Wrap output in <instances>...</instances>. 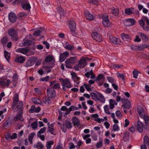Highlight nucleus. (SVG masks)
Wrapping results in <instances>:
<instances>
[{
  "instance_id": "nucleus-1",
  "label": "nucleus",
  "mask_w": 149,
  "mask_h": 149,
  "mask_svg": "<svg viewBox=\"0 0 149 149\" xmlns=\"http://www.w3.org/2000/svg\"><path fill=\"white\" fill-rule=\"evenodd\" d=\"M90 95L95 101H99L102 103L105 102V99L104 96L99 92H97L96 93L92 92L90 93Z\"/></svg>"
},
{
  "instance_id": "nucleus-2",
  "label": "nucleus",
  "mask_w": 149,
  "mask_h": 149,
  "mask_svg": "<svg viewBox=\"0 0 149 149\" xmlns=\"http://www.w3.org/2000/svg\"><path fill=\"white\" fill-rule=\"evenodd\" d=\"M59 80L61 82V84L63 91H65L67 88H70L72 86L68 79L60 78L59 79Z\"/></svg>"
},
{
  "instance_id": "nucleus-3",
  "label": "nucleus",
  "mask_w": 149,
  "mask_h": 149,
  "mask_svg": "<svg viewBox=\"0 0 149 149\" xmlns=\"http://www.w3.org/2000/svg\"><path fill=\"white\" fill-rule=\"evenodd\" d=\"M8 34L11 37V39L13 41L18 40V36L17 32L13 29L11 28L8 32Z\"/></svg>"
},
{
  "instance_id": "nucleus-4",
  "label": "nucleus",
  "mask_w": 149,
  "mask_h": 149,
  "mask_svg": "<svg viewBox=\"0 0 149 149\" xmlns=\"http://www.w3.org/2000/svg\"><path fill=\"white\" fill-rule=\"evenodd\" d=\"M108 15L107 14H104L102 16V24L106 27L109 26L111 24L110 21L108 19Z\"/></svg>"
},
{
  "instance_id": "nucleus-5",
  "label": "nucleus",
  "mask_w": 149,
  "mask_h": 149,
  "mask_svg": "<svg viewBox=\"0 0 149 149\" xmlns=\"http://www.w3.org/2000/svg\"><path fill=\"white\" fill-rule=\"evenodd\" d=\"M37 59V58L35 57H32L30 58L26 62L24 66L27 68L32 66L36 62Z\"/></svg>"
},
{
  "instance_id": "nucleus-6",
  "label": "nucleus",
  "mask_w": 149,
  "mask_h": 149,
  "mask_svg": "<svg viewBox=\"0 0 149 149\" xmlns=\"http://www.w3.org/2000/svg\"><path fill=\"white\" fill-rule=\"evenodd\" d=\"M91 36L92 38L96 41L100 42L102 41V36L97 32H94L91 33Z\"/></svg>"
},
{
  "instance_id": "nucleus-7",
  "label": "nucleus",
  "mask_w": 149,
  "mask_h": 149,
  "mask_svg": "<svg viewBox=\"0 0 149 149\" xmlns=\"http://www.w3.org/2000/svg\"><path fill=\"white\" fill-rule=\"evenodd\" d=\"M110 41L115 45H120L121 42L120 39L116 37L113 36H109Z\"/></svg>"
},
{
  "instance_id": "nucleus-8",
  "label": "nucleus",
  "mask_w": 149,
  "mask_h": 149,
  "mask_svg": "<svg viewBox=\"0 0 149 149\" xmlns=\"http://www.w3.org/2000/svg\"><path fill=\"white\" fill-rule=\"evenodd\" d=\"M70 29L71 32V34L73 36H74V31L76 27V23L73 21H71L69 22Z\"/></svg>"
},
{
  "instance_id": "nucleus-9",
  "label": "nucleus",
  "mask_w": 149,
  "mask_h": 149,
  "mask_svg": "<svg viewBox=\"0 0 149 149\" xmlns=\"http://www.w3.org/2000/svg\"><path fill=\"white\" fill-rule=\"evenodd\" d=\"M69 55V53L67 51L60 54L59 57V61L60 62H63L68 56Z\"/></svg>"
},
{
  "instance_id": "nucleus-10",
  "label": "nucleus",
  "mask_w": 149,
  "mask_h": 149,
  "mask_svg": "<svg viewBox=\"0 0 149 149\" xmlns=\"http://www.w3.org/2000/svg\"><path fill=\"white\" fill-rule=\"evenodd\" d=\"M8 18L10 21L13 23L15 22L17 19L16 15L13 12H10L9 13Z\"/></svg>"
},
{
  "instance_id": "nucleus-11",
  "label": "nucleus",
  "mask_w": 149,
  "mask_h": 149,
  "mask_svg": "<svg viewBox=\"0 0 149 149\" xmlns=\"http://www.w3.org/2000/svg\"><path fill=\"white\" fill-rule=\"evenodd\" d=\"M47 93L48 97L51 98H53L55 96V91L53 89L48 88L47 90Z\"/></svg>"
},
{
  "instance_id": "nucleus-12",
  "label": "nucleus",
  "mask_w": 149,
  "mask_h": 149,
  "mask_svg": "<svg viewBox=\"0 0 149 149\" xmlns=\"http://www.w3.org/2000/svg\"><path fill=\"white\" fill-rule=\"evenodd\" d=\"M123 104L122 106L123 108L129 109L131 107V103L130 101L127 99H124L122 101Z\"/></svg>"
},
{
  "instance_id": "nucleus-13",
  "label": "nucleus",
  "mask_w": 149,
  "mask_h": 149,
  "mask_svg": "<svg viewBox=\"0 0 149 149\" xmlns=\"http://www.w3.org/2000/svg\"><path fill=\"white\" fill-rule=\"evenodd\" d=\"M110 13L113 15L115 16L118 17L119 16V8L113 7L110 9Z\"/></svg>"
},
{
  "instance_id": "nucleus-14",
  "label": "nucleus",
  "mask_w": 149,
  "mask_h": 149,
  "mask_svg": "<svg viewBox=\"0 0 149 149\" xmlns=\"http://www.w3.org/2000/svg\"><path fill=\"white\" fill-rule=\"evenodd\" d=\"M40 110L41 108L40 107H38L36 108L35 105H33L31 106L30 109L29 110V112L30 113H38L40 111Z\"/></svg>"
},
{
  "instance_id": "nucleus-15",
  "label": "nucleus",
  "mask_w": 149,
  "mask_h": 149,
  "mask_svg": "<svg viewBox=\"0 0 149 149\" xmlns=\"http://www.w3.org/2000/svg\"><path fill=\"white\" fill-rule=\"evenodd\" d=\"M136 10L134 8H126L125 9V14L128 15L132 14H134L136 12Z\"/></svg>"
},
{
  "instance_id": "nucleus-16",
  "label": "nucleus",
  "mask_w": 149,
  "mask_h": 149,
  "mask_svg": "<svg viewBox=\"0 0 149 149\" xmlns=\"http://www.w3.org/2000/svg\"><path fill=\"white\" fill-rule=\"evenodd\" d=\"M84 15L86 19L90 21H92L94 19V17L93 15L91 14L88 10L85 11Z\"/></svg>"
},
{
  "instance_id": "nucleus-17",
  "label": "nucleus",
  "mask_w": 149,
  "mask_h": 149,
  "mask_svg": "<svg viewBox=\"0 0 149 149\" xmlns=\"http://www.w3.org/2000/svg\"><path fill=\"white\" fill-rule=\"evenodd\" d=\"M135 24V20L133 18L127 19L126 20L125 24L126 26H128L130 25H133Z\"/></svg>"
},
{
  "instance_id": "nucleus-18",
  "label": "nucleus",
  "mask_w": 149,
  "mask_h": 149,
  "mask_svg": "<svg viewBox=\"0 0 149 149\" xmlns=\"http://www.w3.org/2000/svg\"><path fill=\"white\" fill-rule=\"evenodd\" d=\"M72 76V78L74 82H76V84H78L80 82L79 80L80 79V78L78 77L76 73L74 72H72L71 73Z\"/></svg>"
},
{
  "instance_id": "nucleus-19",
  "label": "nucleus",
  "mask_w": 149,
  "mask_h": 149,
  "mask_svg": "<svg viewBox=\"0 0 149 149\" xmlns=\"http://www.w3.org/2000/svg\"><path fill=\"white\" fill-rule=\"evenodd\" d=\"M121 36L123 39L124 41H126L128 42H130L131 41L130 36L129 34L122 33L121 34Z\"/></svg>"
},
{
  "instance_id": "nucleus-20",
  "label": "nucleus",
  "mask_w": 149,
  "mask_h": 149,
  "mask_svg": "<svg viewBox=\"0 0 149 149\" xmlns=\"http://www.w3.org/2000/svg\"><path fill=\"white\" fill-rule=\"evenodd\" d=\"M136 127L138 131L140 133H141L143 130V125L140 121H138L136 123Z\"/></svg>"
},
{
  "instance_id": "nucleus-21",
  "label": "nucleus",
  "mask_w": 149,
  "mask_h": 149,
  "mask_svg": "<svg viewBox=\"0 0 149 149\" xmlns=\"http://www.w3.org/2000/svg\"><path fill=\"white\" fill-rule=\"evenodd\" d=\"M10 83L11 81L9 79L0 80V85L4 86H8Z\"/></svg>"
},
{
  "instance_id": "nucleus-22",
  "label": "nucleus",
  "mask_w": 149,
  "mask_h": 149,
  "mask_svg": "<svg viewBox=\"0 0 149 149\" xmlns=\"http://www.w3.org/2000/svg\"><path fill=\"white\" fill-rule=\"evenodd\" d=\"M72 120L74 126H79L80 125V120L77 117H74L72 118Z\"/></svg>"
},
{
  "instance_id": "nucleus-23",
  "label": "nucleus",
  "mask_w": 149,
  "mask_h": 149,
  "mask_svg": "<svg viewBox=\"0 0 149 149\" xmlns=\"http://www.w3.org/2000/svg\"><path fill=\"white\" fill-rule=\"evenodd\" d=\"M64 46L66 49L68 50L73 51L74 49V46L69 44V42H66Z\"/></svg>"
},
{
  "instance_id": "nucleus-24",
  "label": "nucleus",
  "mask_w": 149,
  "mask_h": 149,
  "mask_svg": "<svg viewBox=\"0 0 149 149\" xmlns=\"http://www.w3.org/2000/svg\"><path fill=\"white\" fill-rule=\"evenodd\" d=\"M25 59L24 56H16L15 57V61L20 63H23L25 61Z\"/></svg>"
},
{
  "instance_id": "nucleus-25",
  "label": "nucleus",
  "mask_w": 149,
  "mask_h": 149,
  "mask_svg": "<svg viewBox=\"0 0 149 149\" xmlns=\"http://www.w3.org/2000/svg\"><path fill=\"white\" fill-rule=\"evenodd\" d=\"M56 9L57 12L59 13L60 17L65 15V12L61 7L58 6L57 8Z\"/></svg>"
},
{
  "instance_id": "nucleus-26",
  "label": "nucleus",
  "mask_w": 149,
  "mask_h": 149,
  "mask_svg": "<svg viewBox=\"0 0 149 149\" xmlns=\"http://www.w3.org/2000/svg\"><path fill=\"white\" fill-rule=\"evenodd\" d=\"M48 96H44L43 98L42 101L45 104H49L51 103V100Z\"/></svg>"
},
{
  "instance_id": "nucleus-27",
  "label": "nucleus",
  "mask_w": 149,
  "mask_h": 149,
  "mask_svg": "<svg viewBox=\"0 0 149 149\" xmlns=\"http://www.w3.org/2000/svg\"><path fill=\"white\" fill-rule=\"evenodd\" d=\"M137 111L140 117L142 118L145 115H144V113L142 108L140 107L137 108Z\"/></svg>"
},
{
  "instance_id": "nucleus-28",
  "label": "nucleus",
  "mask_w": 149,
  "mask_h": 149,
  "mask_svg": "<svg viewBox=\"0 0 149 149\" xmlns=\"http://www.w3.org/2000/svg\"><path fill=\"white\" fill-rule=\"evenodd\" d=\"M78 58V57L77 56H72L68 59L70 61V63L71 62L74 64L77 63Z\"/></svg>"
},
{
  "instance_id": "nucleus-29",
  "label": "nucleus",
  "mask_w": 149,
  "mask_h": 149,
  "mask_svg": "<svg viewBox=\"0 0 149 149\" xmlns=\"http://www.w3.org/2000/svg\"><path fill=\"white\" fill-rule=\"evenodd\" d=\"M65 66L68 68L72 69V65L73 64L70 63V61L67 59L65 62Z\"/></svg>"
},
{
  "instance_id": "nucleus-30",
  "label": "nucleus",
  "mask_w": 149,
  "mask_h": 149,
  "mask_svg": "<svg viewBox=\"0 0 149 149\" xmlns=\"http://www.w3.org/2000/svg\"><path fill=\"white\" fill-rule=\"evenodd\" d=\"M44 147V146L40 142H38L36 144H35L33 145L34 148H37L38 149H43Z\"/></svg>"
},
{
  "instance_id": "nucleus-31",
  "label": "nucleus",
  "mask_w": 149,
  "mask_h": 149,
  "mask_svg": "<svg viewBox=\"0 0 149 149\" xmlns=\"http://www.w3.org/2000/svg\"><path fill=\"white\" fill-rule=\"evenodd\" d=\"M143 144L149 146V137L147 136H145L143 138Z\"/></svg>"
},
{
  "instance_id": "nucleus-32",
  "label": "nucleus",
  "mask_w": 149,
  "mask_h": 149,
  "mask_svg": "<svg viewBox=\"0 0 149 149\" xmlns=\"http://www.w3.org/2000/svg\"><path fill=\"white\" fill-rule=\"evenodd\" d=\"M16 51L17 52H20L24 54H26L28 52L27 49L21 48H18Z\"/></svg>"
},
{
  "instance_id": "nucleus-33",
  "label": "nucleus",
  "mask_w": 149,
  "mask_h": 149,
  "mask_svg": "<svg viewBox=\"0 0 149 149\" xmlns=\"http://www.w3.org/2000/svg\"><path fill=\"white\" fill-rule=\"evenodd\" d=\"M78 64L79 65L81 66L83 68H84L87 65V63L85 59H81L79 61Z\"/></svg>"
},
{
  "instance_id": "nucleus-34",
  "label": "nucleus",
  "mask_w": 149,
  "mask_h": 149,
  "mask_svg": "<svg viewBox=\"0 0 149 149\" xmlns=\"http://www.w3.org/2000/svg\"><path fill=\"white\" fill-rule=\"evenodd\" d=\"M19 100L18 95L17 94L14 96L13 98V106L15 107L16 106L17 103Z\"/></svg>"
},
{
  "instance_id": "nucleus-35",
  "label": "nucleus",
  "mask_w": 149,
  "mask_h": 149,
  "mask_svg": "<svg viewBox=\"0 0 149 149\" xmlns=\"http://www.w3.org/2000/svg\"><path fill=\"white\" fill-rule=\"evenodd\" d=\"M65 125L66 127L68 129H71L72 127L71 123L68 120H65Z\"/></svg>"
},
{
  "instance_id": "nucleus-36",
  "label": "nucleus",
  "mask_w": 149,
  "mask_h": 149,
  "mask_svg": "<svg viewBox=\"0 0 149 149\" xmlns=\"http://www.w3.org/2000/svg\"><path fill=\"white\" fill-rule=\"evenodd\" d=\"M22 8L24 10H29L31 8V6L29 3L21 5Z\"/></svg>"
},
{
  "instance_id": "nucleus-37",
  "label": "nucleus",
  "mask_w": 149,
  "mask_h": 149,
  "mask_svg": "<svg viewBox=\"0 0 149 149\" xmlns=\"http://www.w3.org/2000/svg\"><path fill=\"white\" fill-rule=\"evenodd\" d=\"M143 119L146 127L149 126V117L147 115H145L142 118ZM144 127L145 128H146Z\"/></svg>"
},
{
  "instance_id": "nucleus-38",
  "label": "nucleus",
  "mask_w": 149,
  "mask_h": 149,
  "mask_svg": "<svg viewBox=\"0 0 149 149\" xmlns=\"http://www.w3.org/2000/svg\"><path fill=\"white\" fill-rule=\"evenodd\" d=\"M22 114L21 112L18 113L16 116L14 117V120L15 121H17L18 120H21Z\"/></svg>"
},
{
  "instance_id": "nucleus-39",
  "label": "nucleus",
  "mask_w": 149,
  "mask_h": 149,
  "mask_svg": "<svg viewBox=\"0 0 149 149\" xmlns=\"http://www.w3.org/2000/svg\"><path fill=\"white\" fill-rule=\"evenodd\" d=\"M54 144L53 141H49L47 142L46 146L47 149H51L52 148L51 146Z\"/></svg>"
},
{
  "instance_id": "nucleus-40",
  "label": "nucleus",
  "mask_w": 149,
  "mask_h": 149,
  "mask_svg": "<svg viewBox=\"0 0 149 149\" xmlns=\"http://www.w3.org/2000/svg\"><path fill=\"white\" fill-rule=\"evenodd\" d=\"M33 102L36 104H40L41 102V100L38 98L37 97H34L32 99Z\"/></svg>"
},
{
  "instance_id": "nucleus-41",
  "label": "nucleus",
  "mask_w": 149,
  "mask_h": 149,
  "mask_svg": "<svg viewBox=\"0 0 149 149\" xmlns=\"http://www.w3.org/2000/svg\"><path fill=\"white\" fill-rule=\"evenodd\" d=\"M139 50H142L145 48H147L148 47L147 45L146 44H141L140 45H138Z\"/></svg>"
},
{
  "instance_id": "nucleus-42",
  "label": "nucleus",
  "mask_w": 149,
  "mask_h": 149,
  "mask_svg": "<svg viewBox=\"0 0 149 149\" xmlns=\"http://www.w3.org/2000/svg\"><path fill=\"white\" fill-rule=\"evenodd\" d=\"M32 43V41L30 40H26L23 43V45L24 46H29Z\"/></svg>"
},
{
  "instance_id": "nucleus-43",
  "label": "nucleus",
  "mask_w": 149,
  "mask_h": 149,
  "mask_svg": "<svg viewBox=\"0 0 149 149\" xmlns=\"http://www.w3.org/2000/svg\"><path fill=\"white\" fill-rule=\"evenodd\" d=\"M103 141L102 139H100L99 141L97 142L96 145V146L97 148H99L102 147Z\"/></svg>"
},
{
  "instance_id": "nucleus-44",
  "label": "nucleus",
  "mask_w": 149,
  "mask_h": 149,
  "mask_svg": "<svg viewBox=\"0 0 149 149\" xmlns=\"http://www.w3.org/2000/svg\"><path fill=\"white\" fill-rule=\"evenodd\" d=\"M142 19L146 22V26H145L146 29L148 28L149 26V19L147 17H143L142 18Z\"/></svg>"
},
{
  "instance_id": "nucleus-45",
  "label": "nucleus",
  "mask_w": 149,
  "mask_h": 149,
  "mask_svg": "<svg viewBox=\"0 0 149 149\" xmlns=\"http://www.w3.org/2000/svg\"><path fill=\"white\" fill-rule=\"evenodd\" d=\"M4 56L6 60L8 61L9 59L10 58V54L6 51H5L4 52Z\"/></svg>"
},
{
  "instance_id": "nucleus-46",
  "label": "nucleus",
  "mask_w": 149,
  "mask_h": 149,
  "mask_svg": "<svg viewBox=\"0 0 149 149\" xmlns=\"http://www.w3.org/2000/svg\"><path fill=\"white\" fill-rule=\"evenodd\" d=\"M144 20L142 19L139 20V22L140 25H141V26L142 27H143V29L144 30H146V29L145 28V22H144Z\"/></svg>"
},
{
  "instance_id": "nucleus-47",
  "label": "nucleus",
  "mask_w": 149,
  "mask_h": 149,
  "mask_svg": "<svg viewBox=\"0 0 149 149\" xmlns=\"http://www.w3.org/2000/svg\"><path fill=\"white\" fill-rule=\"evenodd\" d=\"M139 35L143 40L144 41H146L148 40V38L143 33H139Z\"/></svg>"
},
{
  "instance_id": "nucleus-48",
  "label": "nucleus",
  "mask_w": 149,
  "mask_h": 149,
  "mask_svg": "<svg viewBox=\"0 0 149 149\" xmlns=\"http://www.w3.org/2000/svg\"><path fill=\"white\" fill-rule=\"evenodd\" d=\"M8 41V38L6 36L3 37L1 39V41L3 45H5Z\"/></svg>"
},
{
  "instance_id": "nucleus-49",
  "label": "nucleus",
  "mask_w": 149,
  "mask_h": 149,
  "mask_svg": "<svg viewBox=\"0 0 149 149\" xmlns=\"http://www.w3.org/2000/svg\"><path fill=\"white\" fill-rule=\"evenodd\" d=\"M113 130L114 131H118L120 130L118 125V124H114L113 127Z\"/></svg>"
},
{
  "instance_id": "nucleus-50",
  "label": "nucleus",
  "mask_w": 149,
  "mask_h": 149,
  "mask_svg": "<svg viewBox=\"0 0 149 149\" xmlns=\"http://www.w3.org/2000/svg\"><path fill=\"white\" fill-rule=\"evenodd\" d=\"M88 2L90 3H92L96 6H98L99 4L97 0H89Z\"/></svg>"
},
{
  "instance_id": "nucleus-51",
  "label": "nucleus",
  "mask_w": 149,
  "mask_h": 149,
  "mask_svg": "<svg viewBox=\"0 0 149 149\" xmlns=\"http://www.w3.org/2000/svg\"><path fill=\"white\" fill-rule=\"evenodd\" d=\"M53 59V57L51 55H49L47 56L45 59V61L47 62H50Z\"/></svg>"
},
{
  "instance_id": "nucleus-52",
  "label": "nucleus",
  "mask_w": 149,
  "mask_h": 149,
  "mask_svg": "<svg viewBox=\"0 0 149 149\" xmlns=\"http://www.w3.org/2000/svg\"><path fill=\"white\" fill-rule=\"evenodd\" d=\"M104 112L108 114H110L111 113L109 111V106L108 105H105L104 107Z\"/></svg>"
},
{
  "instance_id": "nucleus-53",
  "label": "nucleus",
  "mask_w": 149,
  "mask_h": 149,
  "mask_svg": "<svg viewBox=\"0 0 149 149\" xmlns=\"http://www.w3.org/2000/svg\"><path fill=\"white\" fill-rule=\"evenodd\" d=\"M42 31L40 30H38L34 32L33 35L38 36H40L41 34Z\"/></svg>"
},
{
  "instance_id": "nucleus-54",
  "label": "nucleus",
  "mask_w": 149,
  "mask_h": 149,
  "mask_svg": "<svg viewBox=\"0 0 149 149\" xmlns=\"http://www.w3.org/2000/svg\"><path fill=\"white\" fill-rule=\"evenodd\" d=\"M129 139V135L128 134H124L123 137V140L125 141L126 142Z\"/></svg>"
},
{
  "instance_id": "nucleus-55",
  "label": "nucleus",
  "mask_w": 149,
  "mask_h": 149,
  "mask_svg": "<svg viewBox=\"0 0 149 149\" xmlns=\"http://www.w3.org/2000/svg\"><path fill=\"white\" fill-rule=\"evenodd\" d=\"M46 127H44L42 128H41L40 130L38 132L37 134H41L42 133H44L46 130Z\"/></svg>"
},
{
  "instance_id": "nucleus-56",
  "label": "nucleus",
  "mask_w": 149,
  "mask_h": 149,
  "mask_svg": "<svg viewBox=\"0 0 149 149\" xmlns=\"http://www.w3.org/2000/svg\"><path fill=\"white\" fill-rule=\"evenodd\" d=\"M114 101L113 100L111 99L109 101V107L111 109H113L114 107V104L113 103H112L111 102H114Z\"/></svg>"
},
{
  "instance_id": "nucleus-57",
  "label": "nucleus",
  "mask_w": 149,
  "mask_h": 149,
  "mask_svg": "<svg viewBox=\"0 0 149 149\" xmlns=\"http://www.w3.org/2000/svg\"><path fill=\"white\" fill-rule=\"evenodd\" d=\"M49 78V76H47L45 77H42L41 78H40V81H42L43 82L44 81H47Z\"/></svg>"
},
{
  "instance_id": "nucleus-58",
  "label": "nucleus",
  "mask_w": 149,
  "mask_h": 149,
  "mask_svg": "<svg viewBox=\"0 0 149 149\" xmlns=\"http://www.w3.org/2000/svg\"><path fill=\"white\" fill-rule=\"evenodd\" d=\"M117 76L118 77H120L122 80H124L125 77V76L123 74H120L118 72L117 73Z\"/></svg>"
},
{
  "instance_id": "nucleus-59",
  "label": "nucleus",
  "mask_w": 149,
  "mask_h": 149,
  "mask_svg": "<svg viewBox=\"0 0 149 149\" xmlns=\"http://www.w3.org/2000/svg\"><path fill=\"white\" fill-rule=\"evenodd\" d=\"M31 126L32 128L33 129H36L38 126L37 122L36 121L33 122L31 124Z\"/></svg>"
},
{
  "instance_id": "nucleus-60",
  "label": "nucleus",
  "mask_w": 149,
  "mask_h": 149,
  "mask_svg": "<svg viewBox=\"0 0 149 149\" xmlns=\"http://www.w3.org/2000/svg\"><path fill=\"white\" fill-rule=\"evenodd\" d=\"M133 77L134 78L136 79L138 75V71L137 70H134L133 71Z\"/></svg>"
},
{
  "instance_id": "nucleus-61",
  "label": "nucleus",
  "mask_w": 149,
  "mask_h": 149,
  "mask_svg": "<svg viewBox=\"0 0 149 149\" xmlns=\"http://www.w3.org/2000/svg\"><path fill=\"white\" fill-rule=\"evenodd\" d=\"M54 129L53 128L51 127L50 126H49L48 127V132H50L51 134L53 135H54L53 133Z\"/></svg>"
},
{
  "instance_id": "nucleus-62",
  "label": "nucleus",
  "mask_w": 149,
  "mask_h": 149,
  "mask_svg": "<svg viewBox=\"0 0 149 149\" xmlns=\"http://www.w3.org/2000/svg\"><path fill=\"white\" fill-rule=\"evenodd\" d=\"M103 77V75L102 74H99L96 78L95 81H100L101 80Z\"/></svg>"
},
{
  "instance_id": "nucleus-63",
  "label": "nucleus",
  "mask_w": 149,
  "mask_h": 149,
  "mask_svg": "<svg viewBox=\"0 0 149 149\" xmlns=\"http://www.w3.org/2000/svg\"><path fill=\"white\" fill-rule=\"evenodd\" d=\"M23 105L22 102H19L17 103L16 105V107L18 109H21Z\"/></svg>"
},
{
  "instance_id": "nucleus-64",
  "label": "nucleus",
  "mask_w": 149,
  "mask_h": 149,
  "mask_svg": "<svg viewBox=\"0 0 149 149\" xmlns=\"http://www.w3.org/2000/svg\"><path fill=\"white\" fill-rule=\"evenodd\" d=\"M141 40V38L139 37L138 35H136L135 36V39L134 40V41L136 42H139Z\"/></svg>"
}]
</instances>
